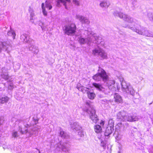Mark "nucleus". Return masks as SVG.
<instances>
[{"instance_id": "obj_1", "label": "nucleus", "mask_w": 153, "mask_h": 153, "mask_svg": "<svg viewBox=\"0 0 153 153\" xmlns=\"http://www.w3.org/2000/svg\"><path fill=\"white\" fill-rule=\"evenodd\" d=\"M97 74L93 76V79L96 81L102 80L104 83L106 88H104L100 84L95 82L93 83V85L96 89L105 92L106 94L110 93L111 91H115L116 88L114 85L115 82L113 80H109V77L105 71L102 68L99 67Z\"/></svg>"}, {"instance_id": "obj_2", "label": "nucleus", "mask_w": 153, "mask_h": 153, "mask_svg": "<svg viewBox=\"0 0 153 153\" xmlns=\"http://www.w3.org/2000/svg\"><path fill=\"white\" fill-rule=\"evenodd\" d=\"M84 34L87 36V38L88 39V41H91L92 42L100 45L101 46H103L104 45V40L97 34L94 33L91 30H85Z\"/></svg>"}, {"instance_id": "obj_3", "label": "nucleus", "mask_w": 153, "mask_h": 153, "mask_svg": "<svg viewBox=\"0 0 153 153\" xmlns=\"http://www.w3.org/2000/svg\"><path fill=\"white\" fill-rule=\"evenodd\" d=\"M114 14L116 16H118L120 18L122 19L124 21L130 24H133V27H134V25H136L137 24L134 23V20L133 18L128 15L124 14L121 12H119L117 11H115ZM129 27H131L129 26Z\"/></svg>"}, {"instance_id": "obj_4", "label": "nucleus", "mask_w": 153, "mask_h": 153, "mask_svg": "<svg viewBox=\"0 0 153 153\" xmlns=\"http://www.w3.org/2000/svg\"><path fill=\"white\" fill-rule=\"evenodd\" d=\"M76 30V27L74 23L69 24L64 26L63 31L65 34L68 36H73Z\"/></svg>"}, {"instance_id": "obj_5", "label": "nucleus", "mask_w": 153, "mask_h": 153, "mask_svg": "<svg viewBox=\"0 0 153 153\" xmlns=\"http://www.w3.org/2000/svg\"><path fill=\"white\" fill-rule=\"evenodd\" d=\"M92 53L94 56L101 59H106L108 58L107 53L102 49L99 48L93 49Z\"/></svg>"}, {"instance_id": "obj_6", "label": "nucleus", "mask_w": 153, "mask_h": 153, "mask_svg": "<svg viewBox=\"0 0 153 153\" xmlns=\"http://www.w3.org/2000/svg\"><path fill=\"white\" fill-rule=\"evenodd\" d=\"M84 111L89 114L90 118L93 122L96 123L98 120L97 116L95 114V110L93 108L90 107L88 108Z\"/></svg>"}, {"instance_id": "obj_7", "label": "nucleus", "mask_w": 153, "mask_h": 153, "mask_svg": "<svg viewBox=\"0 0 153 153\" xmlns=\"http://www.w3.org/2000/svg\"><path fill=\"white\" fill-rule=\"evenodd\" d=\"M39 129V128L36 127H34L32 128H31L30 131H29L27 129H25V131H23L22 130L21 128H20L19 130L20 132L22 134H24L28 133L29 134L30 136H31L34 134H37L38 133V130Z\"/></svg>"}, {"instance_id": "obj_8", "label": "nucleus", "mask_w": 153, "mask_h": 153, "mask_svg": "<svg viewBox=\"0 0 153 153\" xmlns=\"http://www.w3.org/2000/svg\"><path fill=\"white\" fill-rule=\"evenodd\" d=\"M134 27H129V28L131 29V30L135 32L136 33L139 34L141 35H143V33H144L146 29L141 28L140 25L138 24H136V25H134Z\"/></svg>"}, {"instance_id": "obj_9", "label": "nucleus", "mask_w": 153, "mask_h": 153, "mask_svg": "<svg viewBox=\"0 0 153 153\" xmlns=\"http://www.w3.org/2000/svg\"><path fill=\"white\" fill-rule=\"evenodd\" d=\"M128 116V114L124 111L119 112L117 114V118L123 121H127Z\"/></svg>"}, {"instance_id": "obj_10", "label": "nucleus", "mask_w": 153, "mask_h": 153, "mask_svg": "<svg viewBox=\"0 0 153 153\" xmlns=\"http://www.w3.org/2000/svg\"><path fill=\"white\" fill-rule=\"evenodd\" d=\"M75 17L76 19L78 20L82 24L88 25L90 23V21L88 19L83 16L79 14H77Z\"/></svg>"}, {"instance_id": "obj_11", "label": "nucleus", "mask_w": 153, "mask_h": 153, "mask_svg": "<svg viewBox=\"0 0 153 153\" xmlns=\"http://www.w3.org/2000/svg\"><path fill=\"white\" fill-rule=\"evenodd\" d=\"M45 7L48 8L49 10H51L52 8V6L51 5L50 3L47 1H46L45 2ZM42 12L44 15L45 16H46L47 15V12L45 10L44 3H42Z\"/></svg>"}, {"instance_id": "obj_12", "label": "nucleus", "mask_w": 153, "mask_h": 153, "mask_svg": "<svg viewBox=\"0 0 153 153\" xmlns=\"http://www.w3.org/2000/svg\"><path fill=\"white\" fill-rule=\"evenodd\" d=\"M110 5V2L107 0H103L100 2V6L102 8H107Z\"/></svg>"}, {"instance_id": "obj_13", "label": "nucleus", "mask_w": 153, "mask_h": 153, "mask_svg": "<svg viewBox=\"0 0 153 153\" xmlns=\"http://www.w3.org/2000/svg\"><path fill=\"white\" fill-rule=\"evenodd\" d=\"M29 51H31L32 52L36 54H37L39 52V50L37 47L35 46L33 44H32L29 47Z\"/></svg>"}, {"instance_id": "obj_14", "label": "nucleus", "mask_w": 153, "mask_h": 153, "mask_svg": "<svg viewBox=\"0 0 153 153\" xmlns=\"http://www.w3.org/2000/svg\"><path fill=\"white\" fill-rule=\"evenodd\" d=\"M121 85L122 89L124 91H125L130 85L129 83H127L125 81L122 82H121Z\"/></svg>"}, {"instance_id": "obj_15", "label": "nucleus", "mask_w": 153, "mask_h": 153, "mask_svg": "<svg viewBox=\"0 0 153 153\" xmlns=\"http://www.w3.org/2000/svg\"><path fill=\"white\" fill-rule=\"evenodd\" d=\"M71 0H57V5L59 6L60 3H62L66 8V4L67 3H69L71 2Z\"/></svg>"}, {"instance_id": "obj_16", "label": "nucleus", "mask_w": 153, "mask_h": 153, "mask_svg": "<svg viewBox=\"0 0 153 153\" xmlns=\"http://www.w3.org/2000/svg\"><path fill=\"white\" fill-rule=\"evenodd\" d=\"M113 130V127L108 126L106 128L105 132V136H109L111 134Z\"/></svg>"}, {"instance_id": "obj_17", "label": "nucleus", "mask_w": 153, "mask_h": 153, "mask_svg": "<svg viewBox=\"0 0 153 153\" xmlns=\"http://www.w3.org/2000/svg\"><path fill=\"white\" fill-rule=\"evenodd\" d=\"M71 127L73 129H75L76 131L80 130L81 129V127L79 123H74L71 124Z\"/></svg>"}, {"instance_id": "obj_18", "label": "nucleus", "mask_w": 153, "mask_h": 153, "mask_svg": "<svg viewBox=\"0 0 153 153\" xmlns=\"http://www.w3.org/2000/svg\"><path fill=\"white\" fill-rule=\"evenodd\" d=\"M8 45L6 42H2L0 41V52L2 50L6 51L7 49Z\"/></svg>"}, {"instance_id": "obj_19", "label": "nucleus", "mask_w": 153, "mask_h": 153, "mask_svg": "<svg viewBox=\"0 0 153 153\" xmlns=\"http://www.w3.org/2000/svg\"><path fill=\"white\" fill-rule=\"evenodd\" d=\"M76 88L80 91L82 92L83 93H85L86 92H88L90 90L89 88L82 86H80L79 85H77Z\"/></svg>"}, {"instance_id": "obj_20", "label": "nucleus", "mask_w": 153, "mask_h": 153, "mask_svg": "<svg viewBox=\"0 0 153 153\" xmlns=\"http://www.w3.org/2000/svg\"><path fill=\"white\" fill-rule=\"evenodd\" d=\"M114 101L117 103H121L122 102L121 97L118 94H115L114 95Z\"/></svg>"}, {"instance_id": "obj_21", "label": "nucleus", "mask_w": 153, "mask_h": 153, "mask_svg": "<svg viewBox=\"0 0 153 153\" xmlns=\"http://www.w3.org/2000/svg\"><path fill=\"white\" fill-rule=\"evenodd\" d=\"M29 11L30 13V22L33 23L34 22V18L35 15L34 13V11L33 9L31 8H30L29 10Z\"/></svg>"}, {"instance_id": "obj_22", "label": "nucleus", "mask_w": 153, "mask_h": 153, "mask_svg": "<svg viewBox=\"0 0 153 153\" xmlns=\"http://www.w3.org/2000/svg\"><path fill=\"white\" fill-rule=\"evenodd\" d=\"M78 39L79 42L81 44H84L86 43L88 44L89 42H92L91 41H88V39L87 38L85 39L82 38V37H80L78 38Z\"/></svg>"}, {"instance_id": "obj_23", "label": "nucleus", "mask_w": 153, "mask_h": 153, "mask_svg": "<svg viewBox=\"0 0 153 153\" xmlns=\"http://www.w3.org/2000/svg\"><path fill=\"white\" fill-rule=\"evenodd\" d=\"M94 128L95 132L97 133H100L102 132L101 126L99 125L94 126Z\"/></svg>"}, {"instance_id": "obj_24", "label": "nucleus", "mask_w": 153, "mask_h": 153, "mask_svg": "<svg viewBox=\"0 0 153 153\" xmlns=\"http://www.w3.org/2000/svg\"><path fill=\"white\" fill-rule=\"evenodd\" d=\"M29 36L27 34H24L21 36V40L25 42H27L29 41Z\"/></svg>"}, {"instance_id": "obj_25", "label": "nucleus", "mask_w": 153, "mask_h": 153, "mask_svg": "<svg viewBox=\"0 0 153 153\" xmlns=\"http://www.w3.org/2000/svg\"><path fill=\"white\" fill-rule=\"evenodd\" d=\"M88 97L91 100H93L96 96L95 93L93 92H91L89 90L87 92Z\"/></svg>"}, {"instance_id": "obj_26", "label": "nucleus", "mask_w": 153, "mask_h": 153, "mask_svg": "<svg viewBox=\"0 0 153 153\" xmlns=\"http://www.w3.org/2000/svg\"><path fill=\"white\" fill-rule=\"evenodd\" d=\"M128 120L127 121L132 122L137 121L138 120V117L135 116L133 115V116H129L128 115L127 118Z\"/></svg>"}, {"instance_id": "obj_27", "label": "nucleus", "mask_w": 153, "mask_h": 153, "mask_svg": "<svg viewBox=\"0 0 153 153\" xmlns=\"http://www.w3.org/2000/svg\"><path fill=\"white\" fill-rule=\"evenodd\" d=\"M125 92L127 93H129L131 95H134L135 93V91L133 88L130 85V86L127 89Z\"/></svg>"}, {"instance_id": "obj_28", "label": "nucleus", "mask_w": 153, "mask_h": 153, "mask_svg": "<svg viewBox=\"0 0 153 153\" xmlns=\"http://www.w3.org/2000/svg\"><path fill=\"white\" fill-rule=\"evenodd\" d=\"M58 147L62 151L66 152L67 151L66 146L63 144H62L61 143H59L58 144Z\"/></svg>"}, {"instance_id": "obj_29", "label": "nucleus", "mask_w": 153, "mask_h": 153, "mask_svg": "<svg viewBox=\"0 0 153 153\" xmlns=\"http://www.w3.org/2000/svg\"><path fill=\"white\" fill-rule=\"evenodd\" d=\"M143 35L146 36L153 37V33L150 32L146 29L145 32L143 33Z\"/></svg>"}, {"instance_id": "obj_30", "label": "nucleus", "mask_w": 153, "mask_h": 153, "mask_svg": "<svg viewBox=\"0 0 153 153\" xmlns=\"http://www.w3.org/2000/svg\"><path fill=\"white\" fill-rule=\"evenodd\" d=\"M9 100V98L5 96L2 98H0V103L2 104L7 102H8Z\"/></svg>"}, {"instance_id": "obj_31", "label": "nucleus", "mask_w": 153, "mask_h": 153, "mask_svg": "<svg viewBox=\"0 0 153 153\" xmlns=\"http://www.w3.org/2000/svg\"><path fill=\"white\" fill-rule=\"evenodd\" d=\"M7 35L9 36H12L13 39H15L16 35L14 30H11L7 33Z\"/></svg>"}, {"instance_id": "obj_32", "label": "nucleus", "mask_w": 153, "mask_h": 153, "mask_svg": "<svg viewBox=\"0 0 153 153\" xmlns=\"http://www.w3.org/2000/svg\"><path fill=\"white\" fill-rule=\"evenodd\" d=\"M59 134L61 137L62 138H66L68 137V135L66 133L62 130H60Z\"/></svg>"}, {"instance_id": "obj_33", "label": "nucleus", "mask_w": 153, "mask_h": 153, "mask_svg": "<svg viewBox=\"0 0 153 153\" xmlns=\"http://www.w3.org/2000/svg\"><path fill=\"white\" fill-rule=\"evenodd\" d=\"M18 133L17 131L14 130L13 131L12 133V136L14 138H17L18 137Z\"/></svg>"}, {"instance_id": "obj_34", "label": "nucleus", "mask_w": 153, "mask_h": 153, "mask_svg": "<svg viewBox=\"0 0 153 153\" xmlns=\"http://www.w3.org/2000/svg\"><path fill=\"white\" fill-rule=\"evenodd\" d=\"M109 126L114 127V122L112 119H110L108 121Z\"/></svg>"}, {"instance_id": "obj_35", "label": "nucleus", "mask_w": 153, "mask_h": 153, "mask_svg": "<svg viewBox=\"0 0 153 153\" xmlns=\"http://www.w3.org/2000/svg\"><path fill=\"white\" fill-rule=\"evenodd\" d=\"M106 143L105 142L102 141L100 143V146L103 147L104 149H105L106 147Z\"/></svg>"}, {"instance_id": "obj_36", "label": "nucleus", "mask_w": 153, "mask_h": 153, "mask_svg": "<svg viewBox=\"0 0 153 153\" xmlns=\"http://www.w3.org/2000/svg\"><path fill=\"white\" fill-rule=\"evenodd\" d=\"M73 2L75 5L77 6L79 5V2L78 0H73Z\"/></svg>"}, {"instance_id": "obj_37", "label": "nucleus", "mask_w": 153, "mask_h": 153, "mask_svg": "<svg viewBox=\"0 0 153 153\" xmlns=\"http://www.w3.org/2000/svg\"><path fill=\"white\" fill-rule=\"evenodd\" d=\"M148 16L150 20L153 21V15L151 13H149L148 14Z\"/></svg>"}, {"instance_id": "obj_38", "label": "nucleus", "mask_w": 153, "mask_h": 153, "mask_svg": "<svg viewBox=\"0 0 153 153\" xmlns=\"http://www.w3.org/2000/svg\"><path fill=\"white\" fill-rule=\"evenodd\" d=\"M2 76L5 79H7L9 78V76L7 74H3L2 75Z\"/></svg>"}, {"instance_id": "obj_39", "label": "nucleus", "mask_w": 153, "mask_h": 153, "mask_svg": "<svg viewBox=\"0 0 153 153\" xmlns=\"http://www.w3.org/2000/svg\"><path fill=\"white\" fill-rule=\"evenodd\" d=\"M78 135L81 137H83L84 136L83 132L82 131H80L78 132Z\"/></svg>"}, {"instance_id": "obj_40", "label": "nucleus", "mask_w": 153, "mask_h": 153, "mask_svg": "<svg viewBox=\"0 0 153 153\" xmlns=\"http://www.w3.org/2000/svg\"><path fill=\"white\" fill-rule=\"evenodd\" d=\"M119 79H120V82H121L123 81H124L123 78L122 76H119L118 77Z\"/></svg>"}, {"instance_id": "obj_41", "label": "nucleus", "mask_w": 153, "mask_h": 153, "mask_svg": "<svg viewBox=\"0 0 153 153\" xmlns=\"http://www.w3.org/2000/svg\"><path fill=\"white\" fill-rule=\"evenodd\" d=\"M100 124L102 126H103L104 125V122L102 120H101L100 122Z\"/></svg>"}, {"instance_id": "obj_42", "label": "nucleus", "mask_w": 153, "mask_h": 153, "mask_svg": "<svg viewBox=\"0 0 153 153\" xmlns=\"http://www.w3.org/2000/svg\"><path fill=\"white\" fill-rule=\"evenodd\" d=\"M2 120L1 119V118L0 117V125L1 124Z\"/></svg>"}, {"instance_id": "obj_43", "label": "nucleus", "mask_w": 153, "mask_h": 153, "mask_svg": "<svg viewBox=\"0 0 153 153\" xmlns=\"http://www.w3.org/2000/svg\"><path fill=\"white\" fill-rule=\"evenodd\" d=\"M128 26V25H123V27H127Z\"/></svg>"}, {"instance_id": "obj_44", "label": "nucleus", "mask_w": 153, "mask_h": 153, "mask_svg": "<svg viewBox=\"0 0 153 153\" xmlns=\"http://www.w3.org/2000/svg\"><path fill=\"white\" fill-rule=\"evenodd\" d=\"M86 105H88V106H89V105H90V104H89V103H88V102H87V103H86Z\"/></svg>"}, {"instance_id": "obj_45", "label": "nucleus", "mask_w": 153, "mask_h": 153, "mask_svg": "<svg viewBox=\"0 0 153 153\" xmlns=\"http://www.w3.org/2000/svg\"><path fill=\"white\" fill-rule=\"evenodd\" d=\"M10 87H13V85H10Z\"/></svg>"}, {"instance_id": "obj_46", "label": "nucleus", "mask_w": 153, "mask_h": 153, "mask_svg": "<svg viewBox=\"0 0 153 153\" xmlns=\"http://www.w3.org/2000/svg\"><path fill=\"white\" fill-rule=\"evenodd\" d=\"M12 119H13V120H15V118H13Z\"/></svg>"}, {"instance_id": "obj_47", "label": "nucleus", "mask_w": 153, "mask_h": 153, "mask_svg": "<svg viewBox=\"0 0 153 153\" xmlns=\"http://www.w3.org/2000/svg\"><path fill=\"white\" fill-rule=\"evenodd\" d=\"M151 153H153V150H152V151Z\"/></svg>"}, {"instance_id": "obj_48", "label": "nucleus", "mask_w": 153, "mask_h": 153, "mask_svg": "<svg viewBox=\"0 0 153 153\" xmlns=\"http://www.w3.org/2000/svg\"><path fill=\"white\" fill-rule=\"evenodd\" d=\"M20 121V120H18L17 121H18L19 122Z\"/></svg>"}, {"instance_id": "obj_49", "label": "nucleus", "mask_w": 153, "mask_h": 153, "mask_svg": "<svg viewBox=\"0 0 153 153\" xmlns=\"http://www.w3.org/2000/svg\"><path fill=\"white\" fill-rule=\"evenodd\" d=\"M27 126H28V125H27Z\"/></svg>"}, {"instance_id": "obj_50", "label": "nucleus", "mask_w": 153, "mask_h": 153, "mask_svg": "<svg viewBox=\"0 0 153 153\" xmlns=\"http://www.w3.org/2000/svg\"><path fill=\"white\" fill-rule=\"evenodd\" d=\"M117 89H118V88L117 87Z\"/></svg>"}, {"instance_id": "obj_51", "label": "nucleus", "mask_w": 153, "mask_h": 153, "mask_svg": "<svg viewBox=\"0 0 153 153\" xmlns=\"http://www.w3.org/2000/svg\"><path fill=\"white\" fill-rule=\"evenodd\" d=\"M25 127H27V126H25Z\"/></svg>"}]
</instances>
